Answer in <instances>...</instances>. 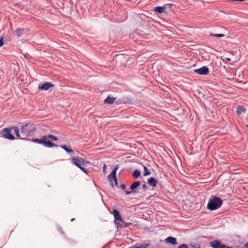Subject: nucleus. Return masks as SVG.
<instances>
[{"label":"nucleus","mask_w":248,"mask_h":248,"mask_svg":"<svg viewBox=\"0 0 248 248\" xmlns=\"http://www.w3.org/2000/svg\"><path fill=\"white\" fill-rule=\"evenodd\" d=\"M223 203V201L219 197L212 196L209 199L207 208L210 210H215L221 207Z\"/></svg>","instance_id":"1"},{"label":"nucleus","mask_w":248,"mask_h":248,"mask_svg":"<svg viewBox=\"0 0 248 248\" xmlns=\"http://www.w3.org/2000/svg\"><path fill=\"white\" fill-rule=\"evenodd\" d=\"M35 130V127L32 124H26L24 125H22L20 129V132L21 133V139H26Z\"/></svg>","instance_id":"2"},{"label":"nucleus","mask_w":248,"mask_h":248,"mask_svg":"<svg viewBox=\"0 0 248 248\" xmlns=\"http://www.w3.org/2000/svg\"><path fill=\"white\" fill-rule=\"evenodd\" d=\"M31 141L38 144H43L47 147H52L54 146H57L56 145H54L51 141H46V137L45 136L42 137L40 139H33L31 140Z\"/></svg>","instance_id":"3"},{"label":"nucleus","mask_w":248,"mask_h":248,"mask_svg":"<svg viewBox=\"0 0 248 248\" xmlns=\"http://www.w3.org/2000/svg\"><path fill=\"white\" fill-rule=\"evenodd\" d=\"M118 169V166L115 165L113 170L111 172L110 174L108 175V178L110 185L112 186H114V185H117V179L116 178V171Z\"/></svg>","instance_id":"4"},{"label":"nucleus","mask_w":248,"mask_h":248,"mask_svg":"<svg viewBox=\"0 0 248 248\" xmlns=\"http://www.w3.org/2000/svg\"><path fill=\"white\" fill-rule=\"evenodd\" d=\"M72 161L74 165L77 166L80 170L84 172H86V170L83 167V166H85L86 163L84 159L81 157H74L72 158Z\"/></svg>","instance_id":"5"},{"label":"nucleus","mask_w":248,"mask_h":248,"mask_svg":"<svg viewBox=\"0 0 248 248\" xmlns=\"http://www.w3.org/2000/svg\"><path fill=\"white\" fill-rule=\"evenodd\" d=\"M210 246L213 248H232L229 246H226L224 244H221L218 240H214L210 242Z\"/></svg>","instance_id":"6"},{"label":"nucleus","mask_w":248,"mask_h":248,"mask_svg":"<svg viewBox=\"0 0 248 248\" xmlns=\"http://www.w3.org/2000/svg\"><path fill=\"white\" fill-rule=\"evenodd\" d=\"M210 246L213 248H232L229 246H226L224 244H221L218 240H214L210 242Z\"/></svg>","instance_id":"7"},{"label":"nucleus","mask_w":248,"mask_h":248,"mask_svg":"<svg viewBox=\"0 0 248 248\" xmlns=\"http://www.w3.org/2000/svg\"><path fill=\"white\" fill-rule=\"evenodd\" d=\"M210 246L213 248H232L229 246H226L224 244H221L218 240H214L210 242Z\"/></svg>","instance_id":"8"},{"label":"nucleus","mask_w":248,"mask_h":248,"mask_svg":"<svg viewBox=\"0 0 248 248\" xmlns=\"http://www.w3.org/2000/svg\"><path fill=\"white\" fill-rule=\"evenodd\" d=\"M194 72L201 75H206L209 73V69L206 66H202V67L195 69Z\"/></svg>","instance_id":"9"},{"label":"nucleus","mask_w":248,"mask_h":248,"mask_svg":"<svg viewBox=\"0 0 248 248\" xmlns=\"http://www.w3.org/2000/svg\"><path fill=\"white\" fill-rule=\"evenodd\" d=\"M3 136L7 139L13 140L15 137L11 134V130L8 128H4L2 131Z\"/></svg>","instance_id":"10"},{"label":"nucleus","mask_w":248,"mask_h":248,"mask_svg":"<svg viewBox=\"0 0 248 248\" xmlns=\"http://www.w3.org/2000/svg\"><path fill=\"white\" fill-rule=\"evenodd\" d=\"M114 223L117 228H125L128 227L131 224L130 223L125 222L122 218L120 220H114Z\"/></svg>","instance_id":"11"},{"label":"nucleus","mask_w":248,"mask_h":248,"mask_svg":"<svg viewBox=\"0 0 248 248\" xmlns=\"http://www.w3.org/2000/svg\"><path fill=\"white\" fill-rule=\"evenodd\" d=\"M53 86H54V84H52L49 82H46V83L43 84L42 85L39 86L38 88H39V89H40L41 90L46 91V90H48L49 89V88L52 87Z\"/></svg>","instance_id":"12"},{"label":"nucleus","mask_w":248,"mask_h":248,"mask_svg":"<svg viewBox=\"0 0 248 248\" xmlns=\"http://www.w3.org/2000/svg\"><path fill=\"white\" fill-rule=\"evenodd\" d=\"M116 61L117 63L122 62L121 66L124 65L126 64V60L125 57L123 56H118L116 57Z\"/></svg>","instance_id":"13"},{"label":"nucleus","mask_w":248,"mask_h":248,"mask_svg":"<svg viewBox=\"0 0 248 248\" xmlns=\"http://www.w3.org/2000/svg\"><path fill=\"white\" fill-rule=\"evenodd\" d=\"M165 241L166 242L170 243L171 244H172L173 245H176L177 244V240L176 239L173 237L172 236H169L167 237L165 240Z\"/></svg>","instance_id":"14"},{"label":"nucleus","mask_w":248,"mask_h":248,"mask_svg":"<svg viewBox=\"0 0 248 248\" xmlns=\"http://www.w3.org/2000/svg\"><path fill=\"white\" fill-rule=\"evenodd\" d=\"M112 212L115 219L114 220L121 219V216L119 212L117 209H113Z\"/></svg>","instance_id":"15"},{"label":"nucleus","mask_w":248,"mask_h":248,"mask_svg":"<svg viewBox=\"0 0 248 248\" xmlns=\"http://www.w3.org/2000/svg\"><path fill=\"white\" fill-rule=\"evenodd\" d=\"M147 183L150 186L155 187L156 185L157 181L154 177H151L147 180Z\"/></svg>","instance_id":"16"},{"label":"nucleus","mask_w":248,"mask_h":248,"mask_svg":"<svg viewBox=\"0 0 248 248\" xmlns=\"http://www.w3.org/2000/svg\"><path fill=\"white\" fill-rule=\"evenodd\" d=\"M116 98L108 96L107 98L104 100V103L105 104H111L114 103Z\"/></svg>","instance_id":"17"},{"label":"nucleus","mask_w":248,"mask_h":248,"mask_svg":"<svg viewBox=\"0 0 248 248\" xmlns=\"http://www.w3.org/2000/svg\"><path fill=\"white\" fill-rule=\"evenodd\" d=\"M237 114L239 115L246 112V109L242 106H239L237 108Z\"/></svg>","instance_id":"18"},{"label":"nucleus","mask_w":248,"mask_h":248,"mask_svg":"<svg viewBox=\"0 0 248 248\" xmlns=\"http://www.w3.org/2000/svg\"><path fill=\"white\" fill-rule=\"evenodd\" d=\"M11 129H13L15 131V134L18 137L21 139V133L19 132L18 128L16 126H13L11 128Z\"/></svg>","instance_id":"19"},{"label":"nucleus","mask_w":248,"mask_h":248,"mask_svg":"<svg viewBox=\"0 0 248 248\" xmlns=\"http://www.w3.org/2000/svg\"><path fill=\"white\" fill-rule=\"evenodd\" d=\"M154 11L155 12H158L159 13H162L165 11V6L164 7H159L157 6L155 7Z\"/></svg>","instance_id":"20"},{"label":"nucleus","mask_w":248,"mask_h":248,"mask_svg":"<svg viewBox=\"0 0 248 248\" xmlns=\"http://www.w3.org/2000/svg\"><path fill=\"white\" fill-rule=\"evenodd\" d=\"M61 147L62 149H63L65 151H66L68 153H73V150L71 149L70 147H67L66 145H61Z\"/></svg>","instance_id":"21"},{"label":"nucleus","mask_w":248,"mask_h":248,"mask_svg":"<svg viewBox=\"0 0 248 248\" xmlns=\"http://www.w3.org/2000/svg\"><path fill=\"white\" fill-rule=\"evenodd\" d=\"M140 183L139 181L135 182L131 185L130 188L131 190H133L136 188L140 185Z\"/></svg>","instance_id":"22"},{"label":"nucleus","mask_w":248,"mask_h":248,"mask_svg":"<svg viewBox=\"0 0 248 248\" xmlns=\"http://www.w3.org/2000/svg\"><path fill=\"white\" fill-rule=\"evenodd\" d=\"M140 171L138 170H134V171L132 173V175L135 178H137L138 177L140 176Z\"/></svg>","instance_id":"23"},{"label":"nucleus","mask_w":248,"mask_h":248,"mask_svg":"<svg viewBox=\"0 0 248 248\" xmlns=\"http://www.w3.org/2000/svg\"><path fill=\"white\" fill-rule=\"evenodd\" d=\"M46 137V141H49L48 139H51L52 140L56 141L57 140V138L52 135H49L48 136H45Z\"/></svg>","instance_id":"24"},{"label":"nucleus","mask_w":248,"mask_h":248,"mask_svg":"<svg viewBox=\"0 0 248 248\" xmlns=\"http://www.w3.org/2000/svg\"><path fill=\"white\" fill-rule=\"evenodd\" d=\"M24 31V29L23 28H18L16 30V32L18 37H20Z\"/></svg>","instance_id":"25"},{"label":"nucleus","mask_w":248,"mask_h":248,"mask_svg":"<svg viewBox=\"0 0 248 248\" xmlns=\"http://www.w3.org/2000/svg\"><path fill=\"white\" fill-rule=\"evenodd\" d=\"M143 167V169H144V171H143V174L144 176H147V175H148L150 174V171L148 170L147 168H146V167L142 165Z\"/></svg>","instance_id":"26"},{"label":"nucleus","mask_w":248,"mask_h":248,"mask_svg":"<svg viewBox=\"0 0 248 248\" xmlns=\"http://www.w3.org/2000/svg\"><path fill=\"white\" fill-rule=\"evenodd\" d=\"M212 36H216V37H223L224 36V34H222V33H219V34H210Z\"/></svg>","instance_id":"27"},{"label":"nucleus","mask_w":248,"mask_h":248,"mask_svg":"<svg viewBox=\"0 0 248 248\" xmlns=\"http://www.w3.org/2000/svg\"><path fill=\"white\" fill-rule=\"evenodd\" d=\"M149 244H143L141 246L137 247H133L132 248H146L148 246Z\"/></svg>","instance_id":"28"},{"label":"nucleus","mask_w":248,"mask_h":248,"mask_svg":"<svg viewBox=\"0 0 248 248\" xmlns=\"http://www.w3.org/2000/svg\"><path fill=\"white\" fill-rule=\"evenodd\" d=\"M3 38L1 37L0 38V47L2 46L3 45Z\"/></svg>","instance_id":"29"},{"label":"nucleus","mask_w":248,"mask_h":248,"mask_svg":"<svg viewBox=\"0 0 248 248\" xmlns=\"http://www.w3.org/2000/svg\"><path fill=\"white\" fill-rule=\"evenodd\" d=\"M178 248H188V246L186 244H182L178 247Z\"/></svg>","instance_id":"30"},{"label":"nucleus","mask_w":248,"mask_h":248,"mask_svg":"<svg viewBox=\"0 0 248 248\" xmlns=\"http://www.w3.org/2000/svg\"><path fill=\"white\" fill-rule=\"evenodd\" d=\"M142 187L144 190H145L147 188L145 184L142 185Z\"/></svg>","instance_id":"31"},{"label":"nucleus","mask_w":248,"mask_h":248,"mask_svg":"<svg viewBox=\"0 0 248 248\" xmlns=\"http://www.w3.org/2000/svg\"><path fill=\"white\" fill-rule=\"evenodd\" d=\"M120 187H121V189H125V185H124V184H122V185H121L120 186Z\"/></svg>","instance_id":"32"},{"label":"nucleus","mask_w":248,"mask_h":248,"mask_svg":"<svg viewBox=\"0 0 248 248\" xmlns=\"http://www.w3.org/2000/svg\"><path fill=\"white\" fill-rule=\"evenodd\" d=\"M131 193V191H125V193H126V194H127V195H129V194H130Z\"/></svg>","instance_id":"33"},{"label":"nucleus","mask_w":248,"mask_h":248,"mask_svg":"<svg viewBox=\"0 0 248 248\" xmlns=\"http://www.w3.org/2000/svg\"><path fill=\"white\" fill-rule=\"evenodd\" d=\"M245 248H248V242L246 243V244L245 245Z\"/></svg>","instance_id":"34"},{"label":"nucleus","mask_w":248,"mask_h":248,"mask_svg":"<svg viewBox=\"0 0 248 248\" xmlns=\"http://www.w3.org/2000/svg\"><path fill=\"white\" fill-rule=\"evenodd\" d=\"M106 167V165L105 164L103 166V171H105V168Z\"/></svg>","instance_id":"35"},{"label":"nucleus","mask_w":248,"mask_h":248,"mask_svg":"<svg viewBox=\"0 0 248 248\" xmlns=\"http://www.w3.org/2000/svg\"><path fill=\"white\" fill-rule=\"evenodd\" d=\"M227 60L228 61H231V59L230 58H226Z\"/></svg>","instance_id":"36"},{"label":"nucleus","mask_w":248,"mask_h":248,"mask_svg":"<svg viewBox=\"0 0 248 248\" xmlns=\"http://www.w3.org/2000/svg\"><path fill=\"white\" fill-rule=\"evenodd\" d=\"M74 220H75V219H74V218H73V219H71V221H74Z\"/></svg>","instance_id":"37"},{"label":"nucleus","mask_w":248,"mask_h":248,"mask_svg":"<svg viewBox=\"0 0 248 248\" xmlns=\"http://www.w3.org/2000/svg\"><path fill=\"white\" fill-rule=\"evenodd\" d=\"M247 127L248 128V124L247 125Z\"/></svg>","instance_id":"38"}]
</instances>
